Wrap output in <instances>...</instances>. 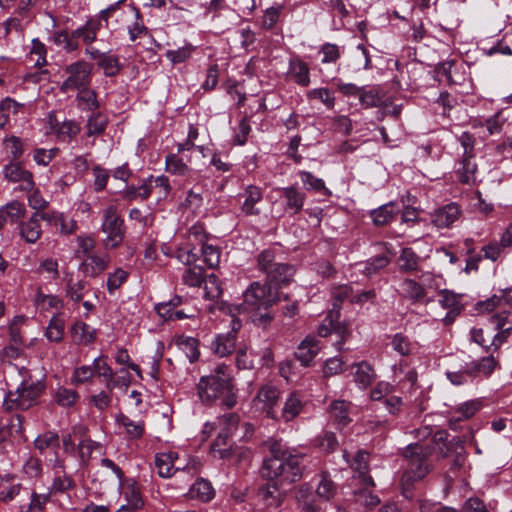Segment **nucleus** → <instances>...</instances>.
<instances>
[{"label":"nucleus","mask_w":512,"mask_h":512,"mask_svg":"<svg viewBox=\"0 0 512 512\" xmlns=\"http://www.w3.org/2000/svg\"><path fill=\"white\" fill-rule=\"evenodd\" d=\"M301 456L293 455L278 441L270 445V457L262 466V475L278 481L280 486L297 482L302 477Z\"/></svg>","instance_id":"1"},{"label":"nucleus","mask_w":512,"mask_h":512,"mask_svg":"<svg viewBox=\"0 0 512 512\" xmlns=\"http://www.w3.org/2000/svg\"><path fill=\"white\" fill-rule=\"evenodd\" d=\"M196 391L199 400L206 406H212L219 399L226 408H233L237 404L233 378L202 376L196 384Z\"/></svg>","instance_id":"2"},{"label":"nucleus","mask_w":512,"mask_h":512,"mask_svg":"<svg viewBox=\"0 0 512 512\" xmlns=\"http://www.w3.org/2000/svg\"><path fill=\"white\" fill-rule=\"evenodd\" d=\"M431 453L432 448L426 445L415 443L407 446L405 457L407 458L408 464L401 479L403 494L405 496H408L407 492L413 482L423 479L430 472L428 458Z\"/></svg>","instance_id":"3"},{"label":"nucleus","mask_w":512,"mask_h":512,"mask_svg":"<svg viewBox=\"0 0 512 512\" xmlns=\"http://www.w3.org/2000/svg\"><path fill=\"white\" fill-rule=\"evenodd\" d=\"M278 300V293L271 283L253 282L243 293V310L248 313L267 311ZM260 319L270 321L271 316L265 312Z\"/></svg>","instance_id":"4"},{"label":"nucleus","mask_w":512,"mask_h":512,"mask_svg":"<svg viewBox=\"0 0 512 512\" xmlns=\"http://www.w3.org/2000/svg\"><path fill=\"white\" fill-rule=\"evenodd\" d=\"M336 494V486L327 474H322L321 480L315 492L304 484L296 494V499L303 510L316 512L324 509L322 503L329 501Z\"/></svg>","instance_id":"5"},{"label":"nucleus","mask_w":512,"mask_h":512,"mask_svg":"<svg viewBox=\"0 0 512 512\" xmlns=\"http://www.w3.org/2000/svg\"><path fill=\"white\" fill-rule=\"evenodd\" d=\"M101 231L105 234L103 245L106 249H116L124 241L126 226L115 205L106 206L102 212Z\"/></svg>","instance_id":"6"},{"label":"nucleus","mask_w":512,"mask_h":512,"mask_svg":"<svg viewBox=\"0 0 512 512\" xmlns=\"http://www.w3.org/2000/svg\"><path fill=\"white\" fill-rule=\"evenodd\" d=\"M44 390L41 382L24 380L13 392H8L4 398V407L7 410H26L36 404Z\"/></svg>","instance_id":"7"},{"label":"nucleus","mask_w":512,"mask_h":512,"mask_svg":"<svg viewBox=\"0 0 512 512\" xmlns=\"http://www.w3.org/2000/svg\"><path fill=\"white\" fill-rule=\"evenodd\" d=\"M67 75L60 86L63 93L78 91L86 86H90L92 76V65L85 60H78L64 68Z\"/></svg>","instance_id":"8"},{"label":"nucleus","mask_w":512,"mask_h":512,"mask_svg":"<svg viewBox=\"0 0 512 512\" xmlns=\"http://www.w3.org/2000/svg\"><path fill=\"white\" fill-rule=\"evenodd\" d=\"M490 322L497 331L491 341L492 350L498 351L512 337V313L509 311L497 312L490 317Z\"/></svg>","instance_id":"9"},{"label":"nucleus","mask_w":512,"mask_h":512,"mask_svg":"<svg viewBox=\"0 0 512 512\" xmlns=\"http://www.w3.org/2000/svg\"><path fill=\"white\" fill-rule=\"evenodd\" d=\"M280 398L279 389L273 384L262 385L255 398L254 402L260 405L261 410L266 413V416L271 419H278L277 411L275 407L278 404Z\"/></svg>","instance_id":"10"},{"label":"nucleus","mask_w":512,"mask_h":512,"mask_svg":"<svg viewBox=\"0 0 512 512\" xmlns=\"http://www.w3.org/2000/svg\"><path fill=\"white\" fill-rule=\"evenodd\" d=\"M3 174L7 181L18 183L21 191L29 192L35 187L33 173L25 169L19 162L5 165Z\"/></svg>","instance_id":"11"},{"label":"nucleus","mask_w":512,"mask_h":512,"mask_svg":"<svg viewBox=\"0 0 512 512\" xmlns=\"http://www.w3.org/2000/svg\"><path fill=\"white\" fill-rule=\"evenodd\" d=\"M460 216L461 209L456 203L444 205L430 214L431 222L437 228H449Z\"/></svg>","instance_id":"12"},{"label":"nucleus","mask_w":512,"mask_h":512,"mask_svg":"<svg viewBox=\"0 0 512 512\" xmlns=\"http://www.w3.org/2000/svg\"><path fill=\"white\" fill-rule=\"evenodd\" d=\"M243 199L241 211L246 216H257L260 214V209L257 207L263 200V190L256 185H248L240 194Z\"/></svg>","instance_id":"13"},{"label":"nucleus","mask_w":512,"mask_h":512,"mask_svg":"<svg viewBox=\"0 0 512 512\" xmlns=\"http://www.w3.org/2000/svg\"><path fill=\"white\" fill-rule=\"evenodd\" d=\"M320 349L319 340L312 335H308L298 345L295 357L302 366L309 367L313 364L314 358Z\"/></svg>","instance_id":"14"},{"label":"nucleus","mask_w":512,"mask_h":512,"mask_svg":"<svg viewBox=\"0 0 512 512\" xmlns=\"http://www.w3.org/2000/svg\"><path fill=\"white\" fill-rule=\"evenodd\" d=\"M305 403L302 395L299 392H292L286 398L280 415H278V421L290 422L297 418L304 410Z\"/></svg>","instance_id":"15"},{"label":"nucleus","mask_w":512,"mask_h":512,"mask_svg":"<svg viewBox=\"0 0 512 512\" xmlns=\"http://www.w3.org/2000/svg\"><path fill=\"white\" fill-rule=\"evenodd\" d=\"M440 297V305L448 310L442 321L445 325H450L462 310L461 296L449 290H443L440 293Z\"/></svg>","instance_id":"16"},{"label":"nucleus","mask_w":512,"mask_h":512,"mask_svg":"<svg viewBox=\"0 0 512 512\" xmlns=\"http://www.w3.org/2000/svg\"><path fill=\"white\" fill-rule=\"evenodd\" d=\"M110 257L107 254H89L81 263L80 271L88 277L101 275L109 266Z\"/></svg>","instance_id":"17"},{"label":"nucleus","mask_w":512,"mask_h":512,"mask_svg":"<svg viewBox=\"0 0 512 512\" xmlns=\"http://www.w3.org/2000/svg\"><path fill=\"white\" fill-rule=\"evenodd\" d=\"M26 207L24 203L13 200L0 208V230L6 223H17L25 217Z\"/></svg>","instance_id":"18"},{"label":"nucleus","mask_w":512,"mask_h":512,"mask_svg":"<svg viewBox=\"0 0 512 512\" xmlns=\"http://www.w3.org/2000/svg\"><path fill=\"white\" fill-rule=\"evenodd\" d=\"M482 408V401L480 399H473L459 404L457 407L450 410V422L466 421L472 418Z\"/></svg>","instance_id":"19"},{"label":"nucleus","mask_w":512,"mask_h":512,"mask_svg":"<svg viewBox=\"0 0 512 512\" xmlns=\"http://www.w3.org/2000/svg\"><path fill=\"white\" fill-rule=\"evenodd\" d=\"M498 366V361L494 356L489 355L482 357L481 359L474 360L466 367V373L469 377H477L479 375L489 377L496 367Z\"/></svg>","instance_id":"20"},{"label":"nucleus","mask_w":512,"mask_h":512,"mask_svg":"<svg viewBox=\"0 0 512 512\" xmlns=\"http://www.w3.org/2000/svg\"><path fill=\"white\" fill-rule=\"evenodd\" d=\"M42 219L48 221L61 234L64 235H71L78 229L77 222L72 218L66 217L61 212H51L44 214L42 215Z\"/></svg>","instance_id":"21"},{"label":"nucleus","mask_w":512,"mask_h":512,"mask_svg":"<svg viewBox=\"0 0 512 512\" xmlns=\"http://www.w3.org/2000/svg\"><path fill=\"white\" fill-rule=\"evenodd\" d=\"M53 467L55 469V476L51 484V492L63 493L73 489L75 482L70 475L65 473L63 462L56 459Z\"/></svg>","instance_id":"22"},{"label":"nucleus","mask_w":512,"mask_h":512,"mask_svg":"<svg viewBox=\"0 0 512 512\" xmlns=\"http://www.w3.org/2000/svg\"><path fill=\"white\" fill-rule=\"evenodd\" d=\"M240 422V418L236 413H229L221 416L219 418V424L221 426V431L218 434L215 442V446H221L226 444V440L238 429V425Z\"/></svg>","instance_id":"23"},{"label":"nucleus","mask_w":512,"mask_h":512,"mask_svg":"<svg viewBox=\"0 0 512 512\" xmlns=\"http://www.w3.org/2000/svg\"><path fill=\"white\" fill-rule=\"evenodd\" d=\"M101 28L102 24L99 19L89 18L83 26L74 30V36H76V40L79 41L80 39L87 47L96 41L97 34Z\"/></svg>","instance_id":"24"},{"label":"nucleus","mask_w":512,"mask_h":512,"mask_svg":"<svg viewBox=\"0 0 512 512\" xmlns=\"http://www.w3.org/2000/svg\"><path fill=\"white\" fill-rule=\"evenodd\" d=\"M282 197L285 200V209L292 211L293 214L299 213L306 199L304 192L294 186L284 187L281 189Z\"/></svg>","instance_id":"25"},{"label":"nucleus","mask_w":512,"mask_h":512,"mask_svg":"<svg viewBox=\"0 0 512 512\" xmlns=\"http://www.w3.org/2000/svg\"><path fill=\"white\" fill-rule=\"evenodd\" d=\"M123 496L126 503L122 504L117 512H130L133 510H140L144 507V501L140 490L135 484L125 486Z\"/></svg>","instance_id":"26"},{"label":"nucleus","mask_w":512,"mask_h":512,"mask_svg":"<svg viewBox=\"0 0 512 512\" xmlns=\"http://www.w3.org/2000/svg\"><path fill=\"white\" fill-rule=\"evenodd\" d=\"M288 75L300 86L306 87L310 84L309 66L299 58L290 60Z\"/></svg>","instance_id":"27"},{"label":"nucleus","mask_w":512,"mask_h":512,"mask_svg":"<svg viewBox=\"0 0 512 512\" xmlns=\"http://www.w3.org/2000/svg\"><path fill=\"white\" fill-rule=\"evenodd\" d=\"M399 293L403 298L414 303L424 300L427 295L426 289L420 283L409 278L401 282Z\"/></svg>","instance_id":"28"},{"label":"nucleus","mask_w":512,"mask_h":512,"mask_svg":"<svg viewBox=\"0 0 512 512\" xmlns=\"http://www.w3.org/2000/svg\"><path fill=\"white\" fill-rule=\"evenodd\" d=\"M354 382L362 389L369 387L376 379V373L372 365L366 361H361L353 365Z\"/></svg>","instance_id":"29"},{"label":"nucleus","mask_w":512,"mask_h":512,"mask_svg":"<svg viewBox=\"0 0 512 512\" xmlns=\"http://www.w3.org/2000/svg\"><path fill=\"white\" fill-rule=\"evenodd\" d=\"M349 406L350 403L344 400H334L331 402L328 408L330 419L339 427H345L350 423L351 418L349 417Z\"/></svg>","instance_id":"30"},{"label":"nucleus","mask_w":512,"mask_h":512,"mask_svg":"<svg viewBox=\"0 0 512 512\" xmlns=\"http://www.w3.org/2000/svg\"><path fill=\"white\" fill-rule=\"evenodd\" d=\"M177 459V454L174 452H163L158 453L155 456V466L157 468L158 474L161 477H171L176 470L179 468H175V460Z\"/></svg>","instance_id":"31"},{"label":"nucleus","mask_w":512,"mask_h":512,"mask_svg":"<svg viewBox=\"0 0 512 512\" xmlns=\"http://www.w3.org/2000/svg\"><path fill=\"white\" fill-rule=\"evenodd\" d=\"M71 338L78 345H88L94 342L96 331L84 322H77L71 327Z\"/></svg>","instance_id":"32"},{"label":"nucleus","mask_w":512,"mask_h":512,"mask_svg":"<svg viewBox=\"0 0 512 512\" xmlns=\"http://www.w3.org/2000/svg\"><path fill=\"white\" fill-rule=\"evenodd\" d=\"M280 484L275 481L273 484L268 483L259 490V496L262 501L266 504L267 508H277L280 506L283 496L279 492Z\"/></svg>","instance_id":"33"},{"label":"nucleus","mask_w":512,"mask_h":512,"mask_svg":"<svg viewBox=\"0 0 512 512\" xmlns=\"http://www.w3.org/2000/svg\"><path fill=\"white\" fill-rule=\"evenodd\" d=\"M368 459L369 454L367 452L358 451L353 458L351 467L356 473H358V477L361 479L363 484L373 486V479L368 475Z\"/></svg>","instance_id":"34"},{"label":"nucleus","mask_w":512,"mask_h":512,"mask_svg":"<svg viewBox=\"0 0 512 512\" xmlns=\"http://www.w3.org/2000/svg\"><path fill=\"white\" fill-rule=\"evenodd\" d=\"M41 234L42 229L37 213H34L27 222L20 226V235L28 243H35Z\"/></svg>","instance_id":"35"},{"label":"nucleus","mask_w":512,"mask_h":512,"mask_svg":"<svg viewBox=\"0 0 512 512\" xmlns=\"http://www.w3.org/2000/svg\"><path fill=\"white\" fill-rule=\"evenodd\" d=\"M76 101L77 106L84 111L94 112L100 107L95 90L86 86L77 91Z\"/></svg>","instance_id":"36"},{"label":"nucleus","mask_w":512,"mask_h":512,"mask_svg":"<svg viewBox=\"0 0 512 512\" xmlns=\"http://www.w3.org/2000/svg\"><path fill=\"white\" fill-rule=\"evenodd\" d=\"M93 371L98 376L103 377L106 381V387L111 391L119 383V380L114 379V372L106 361L104 356H100L93 361Z\"/></svg>","instance_id":"37"},{"label":"nucleus","mask_w":512,"mask_h":512,"mask_svg":"<svg viewBox=\"0 0 512 512\" xmlns=\"http://www.w3.org/2000/svg\"><path fill=\"white\" fill-rule=\"evenodd\" d=\"M214 489L211 483L205 479H198L189 489L188 495L191 499L201 502H209L214 497Z\"/></svg>","instance_id":"38"},{"label":"nucleus","mask_w":512,"mask_h":512,"mask_svg":"<svg viewBox=\"0 0 512 512\" xmlns=\"http://www.w3.org/2000/svg\"><path fill=\"white\" fill-rule=\"evenodd\" d=\"M51 41L67 53L74 52L79 48V41L76 40V36H74V30L71 32L67 30L56 31L52 35Z\"/></svg>","instance_id":"39"},{"label":"nucleus","mask_w":512,"mask_h":512,"mask_svg":"<svg viewBox=\"0 0 512 512\" xmlns=\"http://www.w3.org/2000/svg\"><path fill=\"white\" fill-rule=\"evenodd\" d=\"M235 347L236 336L233 333L218 335L212 344L213 352L220 357L231 354L235 350Z\"/></svg>","instance_id":"40"},{"label":"nucleus","mask_w":512,"mask_h":512,"mask_svg":"<svg viewBox=\"0 0 512 512\" xmlns=\"http://www.w3.org/2000/svg\"><path fill=\"white\" fill-rule=\"evenodd\" d=\"M117 422L125 429V433L130 439H139L145 432V422L143 420H132L130 417L120 414Z\"/></svg>","instance_id":"41"},{"label":"nucleus","mask_w":512,"mask_h":512,"mask_svg":"<svg viewBox=\"0 0 512 512\" xmlns=\"http://www.w3.org/2000/svg\"><path fill=\"white\" fill-rule=\"evenodd\" d=\"M204 269L199 265L186 267L181 274V283L189 288H200L204 282Z\"/></svg>","instance_id":"42"},{"label":"nucleus","mask_w":512,"mask_h":512,"mask_svg":"<svg viewBox=\"0 0 512 512\" xmlns=\"http://www.w3.org/2000/svg\"><path fill=\"white\" fill-rule=\"evenodd\" d=\"M108 125V117L101 112H95L90 115L86 123L87 137L102 135Z\"/></svg>","instance_id":"43"},{"label":"nucleus","mask_w":512,"mask_h":512,"mask_svg":"<svg viewBox=\"0 0 512 512\" xmlns=\"http://www.w3.org/2000/svg\"><path fill=\"white\" fill-rule=\"evenodd\" d=\"M473 159L474 157H464L457 170L458 179L463 184L472 185L476 183L477 165Z\"/></svg>","instance_id":"44"},{"label":"nucleus","mask_w":512,"mask_h":512,"mask_svg":"<svg viewBox=\"0 0 512 512\" xmlns=\"http://www.w3.org/2000/svg\"><path fill=\"white\" fill-rule=\"evenodd\" d=\"M165 170L172 175L178 176H185L190 173L188 164L175 153H170L165 157Z\"/></svg>","instance_id":"45"},{"label":"nucleus","mask_w":512,"mask_h":512,"mask_svg":"<svg viewBox=\"0 0 512 512\" xmlns=\"http://www.w3.org/2000/svg\"><path fill=\"white\" fill-rule=\"evenodd\" d=\"M397 212L395 203L389 202L381 207L371 211L373 223L378 226H383L390 223Z\"/></svg>","instance_id":"46"},{"label":"nucleus","mask_w":512,"mask_h":512,"mask_svg":"<svg viewBox=\"0 0 512 512\" xmlns=\"http://www.w3.org/2000/svg\"><path fill=\"white\" fill-rule=\"evenodd\" d=\"M398 261L400 271L410 273L418 270L421 259L411 248H404Z\"/></svg>","instance_id":"47"},{"label":"nucleus","mask_w":512,"mask_h":512,"mask_svg":"<svg viewBox=\"0 0 512 512\" xmlns=\"http://www.w3.org/2000/svg\"><path fill=\"white\" fill-rule=\"evenodd\" d=\"M35 305L41 311H50L52 309H61L63 301L56 295L44 294L38 290L35 295Z\"/></svg>","instance_id":"48"},{"label":"nucleus","mask_w":512,"mask_h":512,"mask_svg":"<svg viewBox=\"0 0 512 512\" xmlns=\"http://www.w3.org/2000/svg\"><path fill=\"white\" fill-rule=\"evenodd\" d=\"M65 323L59 316H53L46 328L45 336L49 341L60 342L64 336Z\"/></svg>","instance_id":"49"},{"label":"nucleus","mask_w":512,"mask_h":512,"mask_svg":"<svg viewBox=\"0 0 512 512\" xmlns=\"http://www.w3.org/2000/svg\"><path fill=\"white\" fill-rule=\"evenodd\" d=\"M294 269L292 266L284 263H275L268 277L276 283H288L293 276Z\"/></svg>","instance_id":"50"},{"label":"nucleus","mask_w":512,"mask_h":512,"mask_svg":"<svg viewBox=\"0 0 512 512\" xmlns=\"http://www.w3.org/2000/svg\"><path fill=\"white\" fill-rule=\"evenodd\" d=\"M98 66L103 70L106 76H115L121 69L118 56L109 52L103 54V59L98 61Z\"/></svg>","instance_id":"51"},{"label":"nucleus","mask_w":512,"mask_h":512,"mask_svg":"<svg viewBox=\"0 0 512 512\" xmlns=\"http://www.w3.org/2000/svg\"><path fill=\"white\" fill-rule=\"evenodd\" d=\"M204 296L209 300H216L222 295V287L219 278L215 274H210L204 278Z\"/></svg>","instance_id":"52"},{"label":"nucleus","mask_w":512,"mask_h":512,"mask_svg":"<svg viewBox=\"0 0 512 512\" xmlns=\"http://www.w3.org/2000/svg\"><path fill=\"white\" fill-rule=\"evenodd\" d=\"M34 445L40 452L47 449H56L59 447V436L51 431L45 432L34 440Z\"/></svg>","instance_id":"53"},{"label":"nucleus","mask_w":512,"mask_h":512,"mask_svg":"<svg viewBox=\"0 0 512 512\" xmlns=\"http://www.w3.org/2000/svg\"><path fill=\"white\" fill-rule=\"evenodd\" d=\"M149 178L153 194H155L159 200L166 198L171 191L168 177L161 175L157 177L150 176Z\"/></svg>","instance_id":"54"},{"label":"nucleus","mask_w":512,"mask_h":512,"mask_svg":"<svg viewBox=\"0 0 512 512\" xmlns=\"http://www.w3.org/2000/svg\"><path fill=\"white\" fill-rule=\"evenodd\" d=\"M382 99L383 94L377 88H372L370 90H365L362 88L359 94V101L366 108L379 106L382 102Z\"/></svg>","instance_id":"55"},{"label":"nucleus","mask_w":512,"mask_h":512,"mask_svg":"<svg viewBox=\"0 0 512 512\" xmlns=\"http://www.w3.org/2000/svg\"><path fill=\"white\" fill-rule=\"evenodd\" d=\"M129 273L122 269L117 268L114 272L109 273L107 277V290L109 294H114L128 279Z\"/></svg>","instance_id":"56"},{"label":"nucleus","mask_w":512,"mask_h":512,"mask_svg":"<svg viewBox=\"0 0 512 512\" xmlns=\"http://www.w3.org/2000/svg\"><path fill=\"white\" fill-rule=\"evenodd\" d=\"M501 307H507L503 302L501 291H499V294H493L490 298L476 304V310L481 313H491Z\"/></svg>","instance_id":"57"},{"label":"nucleus","mask_w":512,"mask_h":512,"mask_svg":"<svg viewBox=\"0 0 512 512\" xmlns=\"http://www.w3.org/2000/svg\"><path fill=\"white\" fill-rule=\"evenodd\" d=\"M131 13L134 16L135 21L133 24L128 26V33L130 36V40L135 41L136 39L142 37L147 33V28L143 24L140 12L137 8L132 7Z\"/></svg>","instance_id":"58"},{"label":"nucleus","mask_w":512,"mask_h":512,"mask_svg":"<svg viewBox=\"0 0 512 512\" xmlns=\"http://www.w3.org/2000/svg\"><path fill=\"white\" fill-rule=\"evenodd\" d=\"M86 285H87V283L82 280H78V281H73L72 279L68 280V282L66 284V289H65L66 296L68 298H70L73 302H76V303L80 302L83 299Z\"/></svg>","instance_id":"59"},{"label":"nucleus","mask_w":512,"mask_h":512,"mask_svg":"<svg viewBox=\"0 0 512 512\" xmlns=\"http://www.w3.org/2000/svg\"><path fill=\"white\" fill-rule=\"evenodd\" d=\"M299 177L307 190H314L317 192H328L327 188L325 187L324 181L320 178L315 177L311 172L300 171Z\"/></svg>","instance_id":"60"},{"label":"nucleus","mask_w":512,"mask_h":512,"mask_svg":"<svg viewBox=\"0 0 512 512\" xmlns=\"http://www.w3.org/2000/svg\"><path fill=\"white\" fill-rule=\"evenodd\" d=\"M393 349L402 356H409L413 351V344L408 336L396 333L392 339Z\"/></svg>","instance_id":"61"},{"label":"nucleus","mask_w":512,"mask_h":512,"mask_svg":"<svg viewBox=\"0 0 512 512\" xmlns=\"http://www.w3.org/2000/svg\"><path fill=\"white\" fill-rule=\"evenodd\" d=\"M355 502L366 509H374L379 505L380 499L378 496L373 495L371 491L364 489L354 494Z\"/></svg>","instance_id":"62"},{"label":"nucleus","mask_w":512,"mask_h":512,"mask_svg":"<svg viewBox=\"0 0 512 512\" xmlns=\"http://www.w3.org/2000/svg\"><path fill=\"white\" fill-rule=\"evenodd\" d=\"M22 470L30 479L39 478L42 475V462L37 457L29 456L25 460Z\"/></svg>","instance_id":"63"},{"label":"nucleus","mask_w":512,"mask_h":512,"mask_svg":"<svg viewBox=\"0 0 512 512\" xmlns=\"http://www.w3.org/2000/svg\"><path fill=\"white\" fill-rule=\"evenodd\" d=\"M78 398L79 395L75 390L65 387H60L55 394L56 402L63 407H70L74 405Z\"/></svg>","instance_id":"64"}]
</instances>
